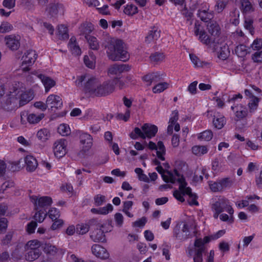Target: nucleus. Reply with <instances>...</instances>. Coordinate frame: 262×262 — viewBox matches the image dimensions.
<instances>
[{
	"mask_svg": "<svg viewBox=\"0 0 262 262\" xmlns=\"http://www.w3.org/2000/svg\"><path fill=\"white\" fill-rule=\"evenodd\" d=\"M130 68L126 64H114L111 66L108 70V73L110 75H119L125 71H128Z\"/></svg>",
	"mask_w": 262,
	"mask_h": 262,
	"instance_id": "21",
	"label": "nucleus"
},
{
	"mask_svg": "<svg viewBox=\"0 0 262 262\" xmlns=\"http://www.w3.org/2000/svg\"><path fill=\"white\" fill-rule=\"evenodd\" d=\"M25 259L27 261H33L37 259L41 254L40 250H25Z\"/></svg>",
	"mask_w": 262,
	"mask_h": 262,
	"instance_id": "29",
	"label": "nucleus"
},
{
	"mask_svg": "<svg viewBox=\"0 0 262 262\" xmlns=\"http://www.w3.org/2000/svg\"><path fill=\"white\" fill-rule=\"evenodd\" d=\"M83 61L85 66L90 68H94L95 66V58L94 55L90 54L89 56L85 55L83 58Z\"/></svg>",
	"mask_w": 262,
	"mask_h": 262,
	"instance_id": "42",
	"label": "nucleus"
},
{
	"mask_svg": "<svg viewBox=\"0 0 262 262\" xmlns=\"http://www.w3.org/2000/svg\"><path fill=\"white\" fill-rule=\"evenodd\" d=\"M94 203L95 206H99L106 202L105 196L101 194H97L94 196Z\"/></svg>",
	"mask_w": 262,
	"mask_h": 262,
	"instance_id": "56",
	"label": "nucleus"
},
{
	"mask_svg": "<svg viewBox=\"0 0 262 262\" xmlns=\"http://www.w3.org/2000/svg\"><path fill=\"white\" fill-rule=\"evenodd\" d=\"M189 57L191 62L195 67H202L205 63L201 61L200 59L194 54H190Z\"/></svg>",
	"mask_w": 262,
	"mask_h": 262,
	"instance_id": "52",
	"label": "nucleus"
},
{
	"mask_svg": "<svg viewBox=\"0 0 262 262\" xmlns=\"http://www.w3.org/2000/svg\"><path fill=\"white\" fill-rule=\"evenodd\" d=\"M178 183L179 184V189L183 194H186L189 196V199L188 200V204L191 206H198V196L195 193H192L190 187H187V184L185 182L184 177H178Z\"/></svg>",
	"mask_w": 262,
	"mask_h": 262,
	"instance_id": "6",
	"label": "nucleus"
},
{
	"mask_svg": "<svg viewBox=\"0 0 262 262\" xmlns=\"http://www.w3.org/2000/svg\"><path fill=\"white\" fill-rule=\"evenodd\" d=\"M190 234L189 226L187 224H184L183 227L180 224H177L173 229V235L179 240L186 239Z\"/></svg>",
	"mask_w": 262,
	"mask_h": 262,
	"instance_id": "14",
	"label": "nucleus"
},
{
	"mask_svg": "<svg viewBox=\"0 0 262 262\" xmlns=\"http://www.w3.org/2000/svg\"><path fill=\"white\" fill-rule=\"evenodd\" d=\"M16 0H4L3 1V6L6 8L11 9L15 6Z\"/></svg>",
	"mask_w": 262,
	"mask_h": 262,
	"instance_id": "63",
	"label": "nucleus"
},
{
	"mask_svg": "<svg viewBox=\"0 0 262 262\" xmlns=\"http://www.w3.org/2000/svg\"><path fill=\"white\" fill-rule=\"evenodd\" d=\"M148 147L151 150H157V156L158 158L162 161L165 160L164 156L165 154L166 150L162 141H159L157 145H156L154 142L150 141L148 144Z\"/></svg>",
	"mask_w": 262,
	"mask_h": 262,
	"instance_id": "18",
	"label": "nucleus"
},
{
	"mask_svg": "<svg viewBox=\"0 0 262 262\" xmlns=\"http://www.w3.org/2000/svg\"><path fill=\"white\" fill-rule=\"evenodd\" d=\"M114 220L116 225L118 227H121L123 224L124 217L123 215L120 213H116L114 215Z\"/></svg>",
	"mask_w": 262,
	"mask_h": 262,
	"instance_id": "58",
	"label": "nucleus"
},
{
	"mask_svg": "<svg viewBox=\"0 0 262 262\" xmlns=\"http://www.w3.org/2000/svg\"><path fill=\"white\" fill-rule=\"evenodd\" d=\"M90 229V227L86 224H80L76 226V232L79 234H84L87 233Z\"/></svg>",
	"mask_w": 262,
	"mask_h": 262,
	"instance_id": "48",
	"label": "nucleus"
},
{
	"mask_svg": "<svg viewBox=\"0 0 262 262\" xmlns=\"http://www.w3.org/2000/svg\"><path fill=\"white\" fill-rule=\"evenodd\" d=\"M14 186V183L12 181H8L4 182L1 186L0 192L4 193L8 188Z\"/></svg>",
	"mask_w": 262,
	"mask_h": 262,
	"instance_id": "61",
	"label": "nucleus"
},
{
	"mask_svg": "<svg viewBox=\"0 0 262 262\" xmlns=\"http://www.w3.org/2000/svg\"><path fill=\"white\" fill-rule=\"evenodd\" d=\"M26 169L29 171H34L38 166V162L35 157L31 155H27L25 158Z\"/></svg>",
	"mask_w": 262,
	"mask_h": 262,
	"instance_id": "24",
	"label": "nucleus"
},
{
	"mask_svg": "<svg viewBox=\"0 0 262 262\" xmlns=\"http://www.w3.org/2000/svg\"><path fill=\"white\" fill-rule=\"evenodd\" d=\"M156 169L159 173L162 174L163 180L167 183H178V176H179V177H183L177 170H174L173 172H171L168 171H165L160 165L158 166Z\"/></svg>",
	"mask_w": 262,
	"mask_h": 262,
	"instance_id": "9",
	"label": "nucleus"
},
{
	"mask_svg": "<svg viewBox=\"0 0 262 262\" xmlns=\"http://www.w3.org/2000/svg\"><path fill=\"white\" fill-rule=\"evenodd\" d=\"M259 197L257 195H250L247 197V200H242L237 204V206L239 207H245L248 206L250 203L251 202V200L256 199L257 200L259 199Z\"/></svg>",
	"mask_w": 262,
	"mask_h": 262,
	"instance_id": "49",
	"label": "nucleus"
},
{
	"mask_svg": "<svg viewBox=\"0 0 262 262\" xmlns=\"http://www.w3.org/2000/svg\"><path fill=\"white\" fill-rule=\"evenodd\" d=\"M68 48L72 54L74 55L78 56L81 53V49L74 36L70 38L68 43Z\"/></svg>",
	"mask_w": 262,
	"mask_h": 262,
	"instance_id": "25",
	"label": "nucleus"
},
{
	"mask_svg": "<svg viewBox=\"0 0 262 262\" xmlns=\"http://www.w3.org/2000/svg\"><path fill=\"white\" fill-rule=\"evenodd\" d=\"M217 48L216 49H214V48L212 49L217 52L218 57L220 59L222 60L226 59L229 54L228 47L226 43L225 42H220L219 41V43H217Z\"/></svg>",
	"mask_w": 262,
	"mask_h": 262,
	"instance_id": "22",
	"label": "nucleus"
},
{
	"mask_svg": "<svg viewBox=\"0 0 262 262\" xmlns=\"http://www.w3.org/2000/svg\"><path fill=\"white\" fill-rule=\"evenodd\" d=\"M252 59L254 62H262V51H257L252 56Z\"/></svg>",
	"mask_w": 262,
	"mask_h": 262,
	"instance_id": "64",
	"label": "nucleus"
},
{
	"mask_svg": "<svg viewBox=\"0 0 262 262\" xmlns=\"http://www.w3.org/2000/svg\"><path fill=\"white\" fill-rule=\"evenodd\" d=\"M58 32L59 35L63 39H67L69 37L68 33V28L66 26L63 25H60L58 26Z\"/></svg>",
	"mask_w": 262,
	"mask_h": 262,
	"instance_id": "51",
	"label": "nucleus"
},
{
	"mask_svg": "<svg viewBox=\"0 0 262 262\" xmlns=\"http://www.w3.org/2000/svg\"><path fill=\"white\" fill-rule=\"evenodd\" d=\"M62 10V7L59 4H51L50 5L48 11L51 16H54Z\"/></svg>",
	"mask_w": 262,
	"mask_h": 262,
	"instance_id": "36",
	"label": "nucleus"
},
{
	"mask_svg": "<svg viewBox=\"0 0 262 262\" xmlns=\"http://www.w3.org/2000/svg\"><path fill=\"white\" fill-rule=\"evenodd\" d=\"M141 128L142 130L138 127H135L134 132L129 135L130 138L133 139H137L139 137L143 139L146 138L150 139L155 136L158 130L156 125L149 123H145Z\"/></svg>",
	"mask_w": 262,
	"mask_h": 262,
	"instance_id": "5",
	"label": "nucleus"
},
{
	"mask_svg": "<svg viewBox=\"0 0 262 262\" xmlns=\"http://www.w3.org/2000/svg\"><path fill=\"white\" fill-rule=\"evenodd\" d=\"M212 209L213 211H218V212L227 211L230 215L233 214L234 210L229 204V202L227 199L223 197H220L215 199L214 202L212 204Z\"/></svg>",
	"mask_w": 262,
	"mask_h": 262,
	"instance_id": "7",
	"label": "nucleus"
},
{
	"mask_svg": "<svg viewBox=\"0 0 262 262\" xmlns=\"http://www.w3.org/2000/svg\"><path fill=\"white\" fill-rule=\"evenodd\" d=\"M133 202L132 201H125L123 202L122 211L129 217H133V214L129 212V210L132 208Z\"/></svg>",
	"mask_w": 262,
	"mask_h": 262,
	"instance_id": "45",
	"label": "nucleus"
},
{
	"mask_svg": "<svg viewBox=\"0 0 262 262\" xmlns=\"http://www.w3.org/2000/svg\"><path fill=\"white\" fill-rule=\"evenodd\" d=\"M31 202L34 204L35 209L38 210L39 208H43L51 204L52 199L49 196H42L38 199L36 196H30Z\"/></svg>",
	"mask_w": 262,
	"mask_h": 262,
	"instance_id": "16",
	"label": "nucleus"
},
{
	"mask_svg": "<svg viewBox=\"0 0 262 262\" xmlns=\"http://www.w3.org/2000/svg\"><path fill=\"white\" fill-rule=\"evenodd\" d=\"M46 103L48 107H50L52 110L60 108L62 106V99L60 96L51 94L47 98Z\"/></svg>",
	"mask_w": 262,
	"mask_h": 262,
	"instance_id": "17",
	"label": "nucleus"
},
{
	"mask_svg": "<svg viewBox=\"0 0 262 262\" xmlns=\"http://www.w3.org/2000/svg\"><path fill=\"white\" fill-rule=\"evenodd\" d=\"M74 83L85 94L92 97H103L114 92V81H101L98 78L88 74L77 76Z\"/></svg>",
	"mask_w": 262,
	"mask_h": 262,
	"instance_id": "1",
	"label": "nucleus"
},
{
	"mask_svg": "<svg viewBox=\"0 0 262 262\" xmlns=\"http://www.w3.org/2000/svg\"><path fill=\"white\" fill-rule=\"evenodd\" d=\"M231 109L233 112L234 120L236 122L244 120L250 115L247 108L242 104H233Z\"/></svg>",
	"mask_w": 262,
	"mask_h": 262,
	"instance_id": "10",
	"label": "nucleus"
},
{
	"mask_svg": "<svg viewBox=\"0 0 262 262\" xmlns=\"http://www.w3.org/2000/svg\"><path fill=\"white\" fill-rule=\"evenodd\" d=\"M241 10L244 13H249L254 11L253 3L250 0H240Z\"/></svg>",
	"mask_w": 262,
	"mask_h": 262,
	"instance_id": "27",
	"label": "nucleus"
},
{
	"mask_svg": "<svg viewBox=\"0 0 262 262\" xmlns=\"http://www.w3.org/2000/svg\"><path fill=\"white\" fill-rule=\"evenodd\" d=\"M113 210V206L111 204H108L106 206L99 208L100 214L106 215Z\"/></svg>",
	"mask_w": 262,
	"mask_h": 262,
	"instance_id": "60",
	"label": "nucleus"
},
{
	"mask_svg": "<svg viewBox=\"0 0 262 262\" xmlns=\"http://www.w3.org/2000/svg\"><path fill=\"white\" fill-rule=\"evenodd\" d=\"M67 141L66 139H60L56 141L53 146L54 155L57 158H61L67 152Z\"/></svg>",
	"mask_w": 262,
	"mask_h": 262,
	"instance_id": "11",
	"label": "nucleus"
},
{
	"mask_svg": "<svg viewBox=\"0 0 262 262\" xmlns=\"http://www.w3.org/2000/svg\"><path fill=\"white\" fill-rule=\"evenodd\" d=\"M34 93L32 90H26L24 84L21 82L16 83L10 89V91L5 97L6 99L3 106L5 110H9L16 107L15 105L17 99H19L20 106H23L28 103L34 98Z\"/></svg>",
	"mask_w": 262,
	"mask_h": 262,
	"instance_id": "2",
	"label": "nucleus"
},
{
	"mask_svg": "<svg viewBox=\"0 0 262 262\" xmlns=\"http://www.w3.org/2000/svg\"><path fill=\"white\" fill-rule=\"evenodd\" d=\"M226 119L223 115L217 114L214 116L213 120V124L214 126L217 129H221L226 124Z\"/></svg>",
	"mask_w": 262,
	"mask_h": 262,
	"instance_id": "32",
	"label": "nucleus"
},
{
	"mask_svg": "<svg viewBox=\"0 0 262 262\" xmlns=\"http://www.w3.org/2000/svg\"><path fill=\"white\" fill-rule=\"evenodd\" d=\"M207 29L210 35L206 33L200 24L195 23L194 33L195 36L198 37V39L203 44L216 49L217 48V43H219L220 40L219 37L220 33V27L215 21L211 20L207 25Z\"/></svg>",
	"mask_w": 262,
	"mask_h": 262,
	"instance_id": "3",
	"label": "nucleus"
},
{
	"mask_svg": "<svg viewBox=\"0 0 262 262\" xmlns=\"http://www.w3.org/2000/svg\"><path fill=\"white\" fill-rule=\"evenodd\" d=\"M86 39L91 49L93 50H98L99 48V43L97 38L91 35H86Z\"/></svg>",
	"mask_w": 262,
	"mask_h": 262,
	"instance_id": "43",
	"label": "nucleus"
},
{
	"mask_svg": "<svg viewBox=\"0 0 262 262\" xmlns=\"http://www.w3.org/2000/svg\"><path fill=\"white\" fill-rule=\"evenodd\" d=\"M50 135V131L46 128L39 129L36 134L37 139L41 142H46L49 139Z\"/></svg>",
	"mask_w": 262,
	"mask_h": 262,
	"instance_id": "33",
	"label": "nucleus"
},
{
	"mask_svg": "<svg viewBox=\"0 0 262 262\" xmlns=\"http://www.w3.org/2000/svg\"><path fill=\"white\" fill-rule=\"evenodd\" d=\"M31 74L40 79L45 86L46 93H48L56 84V82L53 79L42 74L40 71H34Z\"/></svg>",
	"mask_w": 262,
	"mask_h": 262,
	"instance_id": "12",
	"label": "nucleus"
},
{
	"mask_svg": "<svg viewBox=\"0 0 262 262\" xmlns=\"http://www.w3.org/2000/svg\"><path fill=\"white\" fill-rule=\"evenodd\" d=\"M106 54L113 61H125L129 58V54L123 47V42L116 38H110L105 46Z\"/></svg>",
	"mask_w": 262,
	"mask_h": 262,
	"instance_id": "4",
	"label": "nucleus"
},
{
	"mask_svg": "<svg viewBox=\"0 0 262 262\" xmlns=\"http://www.w3.org/2000/svg\"><path fill=\"white\" fill-rule=\"evenodd\" d=\"M235 52L236 54L240 57H244L249 53L246 46L243 44L237 46Z\"/></svg>",
	"mask_w": 262,
	"mask_h": 262,
	"instance_id": "41",
	"label": "nucleus"
},
{
	"mask_svg": "<svg viewBox=\"0 0 262 262\" xmlns=\"http://www.w3.org/2000/svg\"><path fill=\"white\" fill-rule=\"evenodd\" d=\"M169 86L167 82H164L156 84L152 88V92L154 93H160L167 89Z\"/></svg>",
	"mask_w": 262,
	"mask_h": 262,
	"instance_id": "44",
	"label": "nucleus"
},
{
	"mask_svg": "<svg viewBox=\"0 0 262 262\" xmlns=\"http://www.w3.org/2000/svg\"><path fill=\"white\" fill-rule=\"evenodd\" d=\"M196 254L193 258L194 262H202V252L204 247L196 248Z\"/></svg>",
	"mask_w": 262,
	"mask_h": 262,
	"instance_id": "59",
	"label": "nucleus"
},
{
	"mask_svg": "<svg viewBox=\"0 0 262 262\" xmlns=\"http://www.w3.org/2000/svg\"><path fill=\"white\" fill-rule=\"evenodd\" d=\"M209 6L206 3L202 4L200 7L197 14L202 21L208 22L213 18V12L209 11Z\"/></svg>",
	"mask_w": 262,
	"mask_h": 262,
	"instance_id": "15",
	"label": "nucleus"
},
{
	"mask_svg": "<svg viewBox=\"0 0 262 262\" xmlns=\"http://www.w3.org/2000/svg\"><path fill=\"white\" fill-rule=\"evenodd\" d=\"M37 57V55L35 51L27 50L21 58L22 63L20 67V69L24 72L28 71L30 70V67L34 63Z\"/></svg>",
	"mask_w": 262,
	"mask_h": 262,
	"instance_id": "8",
	"label": "nucleus"
},
{
	"mask_svg": "<svg viewBox=\"0 0 262 262\" xmlns=\"http://www.w3.org/2000/svg\"><path fill=\"white\" fill-rule=\"evenodd\" d=\"M251 47L253 50L259 51L262 47V40L260 39H255L251 45Z\"/></svg>",
	"mask_w": 262,
	"mask_h": 262,
	"instance_id": "62",
	"label": "nucleus"
},
{
	"mask_svg": "<svg viewBox=\"0 0 262 262\" xmlns=\"http://www.w3.org/2000/svg\"><path fill=\"white\" fill-rule=\"evenodd\" d=\"M40 242L36 239L31 240L27 242L26 244L25 249L28 250H39L40 247Z\"/></svg>",
	"mask_w": 262,
	"mask_h": 262,
	"instance_id": "37",
	"label": "nucleus"
},
{
	"mask_svg": "<svg viewBox=\"0 0 262 262\" xmlns=\"http://www.w3.org/2000/svg\"><path fill=\"white\" fill-rule=\"evenodd\" d=\"M228 2V0H218L214 7L215 11L217 13L222 12L227 6Z\"/></svg>",
	"mask_w": 262,
	"mask_h": 262,
	"instance_id": "47",
	"label": "nucleus"
},
{
	"mask_svg": "<svg viewBox=\"0 0 262 262\" xmlns=\"http://www.w3.org/2000/svg\"><path fill=\"white\" fill-rule=\"evenodd\" d=\"M48 215L49 217L52 219V221H54L59 217L60 212L56 208H53L49 211Z\"/></svg>",
	"mask_w": 262,
	"mask_h": 262,
	"instance_id": "57",
	"label": "nucleus"
},
{
	"mask_svg": "<svg viewBox=\"0 0 262 262\" xmlns=\"http://www.w3.org/2000/svg\"><path fill=\"white\" fill-rule=\"evenodd\" d=\"M160 36V30L156 27H153L148 33L145 38V41L150 43L155 40H157Z\"/></svg>",
	"mask_w": 262,
	"mask_h": 262,
	"instance_id": "26",
	"label": "nucleus"
},
{
	"mask_svg": "<svg viewBox=\"0 0 262 262\" xmlns=\"http://www.w3.org/2000/svg\"><path fill=\"white\" fill-rule=\"evenodd\" d=\"M21 37L18 35L11 34L5 37V42L6 46L12 51L17 50L20 47Z\"/></svg>",
	"mask_w": 262,
	"mask_h": 262,
	"instance_id": "13",
	"label": "nucleus"
},
{
	"mask_svg": "<svg viewBox=\"0 0 262 262\" xmlns=\"http://www.w3.org/2000/svg\"><path fill=\"white\" fill-rule=\"evenodd\" d=\"M47 215V211L43 209H38L34 215V219L39 223L42 222Z\"/></svg>",
	"mask_w": 262,
	"mask_h": 262,
	"instance_id": "46",
	"label": "nucleus"
},
{
	"mask_svg": "<svg viewBox=\"0 0 262 262\" xmlns=\"http://www.w3.org/2000/svg\"><path fill=\"white\" fill-rule=\"evenodd\" d=\"M44 249L45 252L51 255H55L58 251V249L56 246L50 244H46Z\"/></svg>",
	"mask_w": 262,
	"mask_h": 262,
	"instance_id": "54",
	"label": "nucleus"
},
{
	"mask_svg": "<svg viewBox=\"0 0 262 262\" xmlns=\"http://www.w3.org/2000/svg\"><path fill=\"white\" fill-rule=\"evenodd\" d=\"M208 151V148L206 146L196 145L192 147V152L197 156H201Z\"/></svg>",
	"mask_w": 262,
	"mask_h": 262,
	"instance_id": "35",
	"label": "nucleus"
},
{
	"mask_svg": "<svg viewBox=\"0 0 262 262\" xmlns=\"http://www.w3.org/2000/svg\"><path fill=\"white\" fill-rule=\"evenodd\" d=\"M93 29V26L91 23H83L79 28L80 34L85 35V36L90 35L89 34L92 32Z\"/></svg>",
	"mask_w": 262,
	"mask_h": 262,
	"instance_id": "34",
	"label": "nucleus"
},
{
	"mask_svg": "<svg viewBox=\"0 0 262 262\" xmlns=\"http://www.w3.org/2000/svg\"><path fill=\"white\" fill-rule=\"evenodd\" d=\"M161 76L159 73H149L143 77V79L148 85H150L151 83H155L159 81L161 79Z\"/></svg>",
	"mask_w": 262,
	"mask_h": 262,
	"instance_id": "28",
	"label": "nucleus"
},
{
	"mask_svg": "<svg viewBox=\"0 0 262 262\" xmlns=\"http://www.w3.org/2000/svg\"><path fill=\"white\" fill-rule=\"evenodd\" d=\"M92 253L97 257L102 259L108 258L110 254L107 250L98 244H94L91 248Z\"/></svg>",
	"mask_w": 262,
	"mask_h": 262,
	"instance_id": "19",
	"label": "nucleus"
},
{
	"mask_svg": "<svg viewBox=\"0 0 262 262\" xmlns=\"http://www.w3.org/2000/svg\"><path fill=\"white\" fill-rule=\"evenodd\" d=\"M231 38L232 40L239 43H244L247 39L244 33L240 30H237L235 32L232 33Z\"/></svg>",
	"mask_w": 262,
	"mask_h": 262,
	"instance_id": "31",
	"label": "nucleus"
},
{
	"mask_svg": "<svg viewBox=\"0 0 262 262\" xmlns=\"http://www.w3.org/2000/svg\"><path fill=\"white\" fill-rule=\"evenodd\" d=\"M123 12L128 16H133L138 12V8L133 4H128L124 7Z\"/></svg>",
	"mask_w": 262,
	"mask_h": 262,
	"instance_id": "39",
	"label": "nucleus"
},
{
	"mask_svg": "<svg viewBox=\"0 0 262 262\" xmlns=\"http://www.w3.org/2000/svg\"><path fill=\"white\" fill-rule=\"evenodd\" d=\"M149 58L151 62L157 63L164 60L165 58V55L163 53L155 52L151 54Z\"/></svg>",
	"mask_w": 262,
	"mask_h": 262,
	"instance_id": "40",
	"label": "nucleus"
},
{
	"mask_svg": "<svg viewBox=\"0 0 262 262\" xmlns=\"http://www.w3.org/2000/svg\"><path fill=\"white\" fill-rule=\"evenodd\" d=\"M45 117L43 113H30L28 114V122L30 124H37L39 122Z\"/></svg>",
	"mask_w": 262,
	"mask_h": 262,
	"instance_id": "30",
	"label": "nucleus"
},
{
	"mask_svg": "<svg viewBox=\"0 0 262 262\" xmlns=\"http://www.w3.org/2000/svg\"><path fill=\"white\" fill-rule=\"evenodd\" d=\"M12 26L7 22H3L0 26V32L5 33L12 30Z\"/></svg>",
	"mask_w": 262,
	"mask_h": 262,
	"instance_id": "55",
	"label": "nucleus"
},
{
	"mask_svg": "<svg viewBox=\"0 0 262 262\" xmlns=\"http://www.w3.org/2000/svg\"><path fill=\"white\" fill-rule=\"evenodd\" d=\"M102 228L103 225L99 224L97 228L92 232L90 237L94 242H104L105 240L104 232L101 230Z\"/></svg>",
	"mask_w": 262,
	"mask_h": 262,
	"instance_id": "20",
	"label": "nucleus"
},
{
	"mask_svg": "<svg viewBox=\"0 0 262 262\" xmlns=\"http://www.w3.org/2000/svg\"><path fill=\"white\" fill-rule=\"evenodd\" d=\"M58 132L63 136H68L70 134V128L67 124H61L58 128Z\"/></svg>",
	"mask_w": 262,
	"mask_h": 262,
	"instance_id": "50",
	"label": "nucleus"
},
{
	"mask_svg": "<svg viewBox=\"0 0 262 262\" xmlns=\"http://www.w3.org/2000/svg\"><path fill=\"white\" fill-rule=\"evenodd\" d=\"M258 99L256 97H252L248 102V108L250 115L253 113L257 109L258 104Z\"/></svg>",
	"mask_w": 262,
	"mask_h": 262,
	"instance_id": "38",
	"label": "nucleus"
},
{
	"mask_svg": "<svg viewBox=\"0 0 262 262\" xmlns=\"http://www.w3.org/2000/svg\"><path fill=\"white\" fill-rule=\"evenodd\" d=\"M80 141L83 145V149L85 151L90 149L93 145V138L92 136L86 133H82L80 134Z\"/></svg>",
	"mask_w": 262,
	"mask_h": 262,
	"instance_id": "23",
	"label": "nucleus"
},
{
	"mask_svg": "<svg viewBox=\"0 0 262 262\" xmlns=\"http://www.w3.org/2000/svg\"><path fill=\"white\" fill-rule=\"evenodd\" d=\"M212 133L210 130H205L202 133H201L199 136L198 138L201 140L204 141H210L212 138Z\"/></svg>",
	"mask_w": 262,
	"mask_h": 262,
	"instance_id": "53",
	"label": "nucleus"
}]
</instances>
